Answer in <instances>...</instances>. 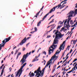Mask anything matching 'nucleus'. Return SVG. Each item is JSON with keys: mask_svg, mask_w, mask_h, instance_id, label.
<instances>
[{"mask_svg": "<svg viewBox=\"0 0 77 77\" xmlns=\"http://www.w3.org/2000/svg\"><path fill=\"white\" fill-rule=\"evenodd\" d=\"M56 31H57L56 32ZM55 32H56L54 33V35H55V38L54 41L52 45L49 48V50L48 52L49 55H50V54H51V51L53 53V51H54V50L55 49V48H54L53 47L55 48H56V47H57V45H55L54 44H57L58 43V42H59L58 39H60L62 38L63 36V35H64V34H62V33H60V32H59L58 30H54L53 31V33H54Z\"/></svg>", "mask_w": 77, "mask_h": 77, "instance_id": "f257e3e1", "label": "nucleus"}, {"mask_svg": "<svg viewBox=\"0 0 77 77\" xmlns=\"http://www.w3.org/2000/svg\"><path fill=\"white\" fill-rule=\"evenodd\" d=\"M74 14L73 15H72ZM77 14V9H76L75 10V11H71L67 14V17L68 18L65 21L64 24V27L65 28H66L68 30H69V27H71V25H69V22L71 21V17H72V16H73V17H75Z\"/></svg>", "mask_w": 77, "mask_h": 77, "instance_id": "f03ea898", "label": "nucleus"}, {"mask_svg": "<svg viewBox=\"0 0 77 77\" xmlns=\"http://www.w3.org/2000/svg\"><path fill=\"white\" fill-rule=\"evenodd\" d=\"M65 42H66V41H65L63 42L62 45L61 44L60 47L59 48V50H60V51H59V50H57L56 53H55V54L51 57V59L50 60L49 62H51V60H53L54 58H57V56H56V55L57 54H59V53L60 52V51L62 50V48H63V45L65 44Z\"/></svg>", "mask_w": 77, "mask_h": 77, "instance_id": "7ed1b4c3", "label": "nucleus"}, {"mask_svg": "<svg viewBox=\"0 0 77 77\" xmlns=\"http://www.w3.org/2000/svg\"><path fill=\"white\" fill-rule=\"evenodd\" d=\"M31 52L30 51L29 53H27L26 54H24L23 56V57L22 59L20 61V63H21V65H22L23 64V63L25 62H26V59H27V57H28V56L29 55H30L31 54Z\"/></svg>", "mask_w": 77, "mask_h": 77, "instance_id": "20e7f679", "label": "nucleus"}, {"mask_svg": "<svg viewBox=\"0 0 77 77\" xmlns=\"http://www.w3.org/2000/svg\"><path fill=\"white\" fill-rule=\"evenodd\" d=\"M10 39H11V38H6L2 41V44H0V50H1L2 48L4 47L5 44L7 42H8Z\"/></svg>", "mask_w": 77, "mask_h": 77, "instance_id": "39448f33", "label": "nucleus"}, {"mask_svg": "<svg viewBox=\"0 0 77 77\" xmlns=\"http://www.w3.org/2000/svg\"><path fill=\"white\" fill-rule=\"evenodd\" d=\"M42 72V71H41V67H38V69L37 70H35L34 72V73H36V74L35 76L38 75L37 77H39V76H41V74Z\"/></svg>", "mask_w": 77, "mask_h": 77, "instance_id": "423d86ee", "label": "nucleus"}, {"mask_svg": "<svg viewBox=\"0 0 77 77\" xmlns=\"http://www.w3.org/2000/svg\"><path fill=\"white\" fill-rule=\"evenodd\" d=\"M27 64V63H24L21 67L20 68V76L21 75V74H22V72H23V68L26 66V65Z\"/></svg>", "mask_w": 77, "mask_h": 77, "instance_id": "0eeeda50", "label": "nucleus"}, {"mask_svg": "<svg viewBox=\"0 0 77 77\" xmlns=\"http://www.w3.org/2000/svg\"><path fill=\"white\" fill-rule=\"evenodd\" d=\"M27 41V38H26V37H25L24 39L20 43V45H23L24 44L26 43V42Z\"/></svg>", "mask_w": 77, "mask_h": 77, "instance_id": "6e6552de", "label": "nucleus"}, {"mask_svg": "<svg viewBox=\"0 0 77 77\" xmlns=\"http://www.w3.org/2000/svg\"><path fill=\"white\" fill-rule=\"evenodd\" d=\"M58 7V6H56L55 7H54V8H53L51 10L50 12L48 13L49 14H51V12H52V11H55V9H56V8L57 7Z\"/></svg>", "mask_w": 77, "mask_h": 77, "instance_id": "1a4fd4ad", "label": "nucleus"}, {"mask_svg": "<svg viewBox=\"0 0 77 77\" xmlns=\"http://www.w3.org/2000/svg\"><path fill=\"white\" fill-rule=\"evenodd\" d=\"M49 13H48L47 14H46L45 16H44L43 18H42V20H40V22H41V21H44V20H45V18H46V17H47V16L48 15H49Z\"/></svg>", "mask_w": 77, "mask_h": 77, "instance_id": "9d476101", "label": "nucleus"}, {"mask_svg": "<svg viewBox=\"0 0 77 77\" xmlns=\"http://www.w3.org/2000/svg\"><path fill=\"white\" fill-rule=\"evenodd\" d=\"M45 68H44V69H43L42 70V71H43L42 73V72L41 73H40L41 75V77H42L44 75V71H45Z\"/></svg>", "mask_w": 77, "mask_h": 77, "instance_id": "9b49d317", "label": "nucleus"}, {"mask_svg": "<svg viewBox=\"0 0 77 77\" xmlns=\"http://www.w3.org/2000/svg\"><path fill=\"white\" fill-rule=\"evenodd\" d=\"M51 62H50L48 63H47L46 66L45 67V68H47V67H48V66L49 65H50V64H51Z\"/></svg>", "mask_w": 77, "mask_h": 77, "instance_id": "f8f14e48", "label": "nucleus"}, {"mask_svg": "<svg viewBox=\"0 0 77 77\" xmlns=\"http://www.w3.org/2000/svg\"><path fill=\"white\" fill-rule=\"evenodd\" d=\"M20 74V69H19V70L17 71V73L16 75V76L17 77H18V75Z\"/></svg>", "mask_w": 77, "mask_h": 77, "instance_id": "ddd939ff", "label": "nucleus"}, {"mask_svg": "<svg viewBox=\"0 0 77 77\" xmlns=\"http://www.w3.org/2000/svg\"><path fill=\"white\" fill-rule=\"evenodd\" d=\"M40 12H41V11H39V12L37 14L36 16H35L34 17V18H35V17H36V18H35V19H36L38 17V15H39V14L40 13Z\"/></svg>", "mask_w": 77, "mask_h": 77, "instance_id": "4468645a", "label": "nucleus"}, {"mask_svg": "<svg viewBox=\"0 0 77 77\" xmlns=\"http://www.w3.org/2000/svg\"><path fill=\"white\" fill-rule=\"evenodd\" d=\"M54 25H55V24H52V25H51L50 26H48L47 27V28H49V27H51V26H54Z\"/></svg>", "mask_w": 77, "mask_h": 77, "instance_id": "2eb2a0df", "label": "nucleus"}, {"mask_svg": "<svg viewBox=\"0 0 77 77\" xmlns=\"http://www.w3.org/2000/svg\"><path fill=\"white\" fill-rule=\"evenodd\" d=\"M41 24V22H38L37 24V26H39Z\"/></svg>", "mask_w": 77, "mask_h": 77, "instance_id": "dca6fc26", "label": "nucleus"}, {"mask_svg": "<svg viewBox=\"0 0 77 77\" xmlns=\"http://www.w3.org/2000/svg\"><path fill=\"white\" fill-rule=\"evenodd\" d=\"M18 51H19V49H18V50H16L15 52V54H16L17 53Z\"/></svg>", "mask_w": 77, "mask_h": 77, "instance_id": "f3484780", "label": "nucleus"}, {"mask_svg": "<svg viewBox=\"0 0 77 77\" xmlns=\"http://www.w3.org/2000/svg\"><path fill=\"white\" fill-rule=\"evenodd\" d=\"M54 27H55V26H52L51 28V29L49 31H50V32H51V30H52V29H54Z\"/></svg>", "mask_w": 77, "mask_h": 77, "instance_id": "a211bd4d", "label": "nucleus"}, {"mask_svg": "<svg viewBox=\"0 0 77 77\" xmlns=\"http://www.w3.org/2000/svg\"><path fill=\"white\" fill-rule=\"evenodd\" d=\"M54 27H55V26H52L51 28V29L49 31H50V32H51V30H52V29H54Z\"/></svg>", "mask_w": 77, "mask_h": 77, "instance_id": "6ab92c4d", "label": "nucleus"}, {"mask_svg": "<svg viewBox=\"0 0 77 77\" xmlns=\"http://www.w3.org/2000/svg\"><path fill=\"white\" fill-rule=\"evenodd\" d=\"M34 30H35V31H35V32H37V28L36 27H35L34 28Z\"/></svg>", "mask_w": 77, "mask_h": 77, "instance_id": "aec40b11", "label": "nucleus"}, {"mask_svg": "<svg viewBox=\"0 0 77 77\" xmlns=\"http://www.w3.org/2000/svg\"><path fill=\"white\" fill-rule=\"evenodd\" d=\"M42 53L43 54H44L45 55H46V54H47V53H46V52H45V51H43L42 52Z\"/></svg>", "mask_w": 77, "mask_h": 77, "instance_id": "412c9836", "label": "nucleus"}, {"mask_svg": "<svg viewBox=\"0 0 77 77\" xmlns=\"http://www.w3.org/2000/svg\"><path fill=\"white\" fill-rule=\"evenodd\" d=\"M74 24V22H73V21H72V20L70 21V24L71 25H72Z\"/></svg>", "mask_w": 77, "mask_h": 77, "instance_id": "4be33fe9", "label": "nucleus"}, {"mask_svg": "<svg viewBox=\"0 0 77 77\" xmlns=\"http://www.w3.org/2000/svg\"><path fill=\"white\" fill-rule=\"evenodd\" d=\"M68 8V6H66V7L64 9H63L62 10V11H65V10L67 8Z\"/></svg>", "mask_w": 77, "mask_h": 77, "instance_id": "5701e85b", "label": "nucleus"}, {"mask_svg": "<svg viewBox=\"0 0 77 77\" xmlns=\"http://www.w3.org/2000/svg\"><path fill=\"white\" fill-rule=\"evenodd\" d=\"M35 74L33 73H32L31 74V77H32V76H34Z\"/></svg>", "mask_w": 77, "mask_h": 77, "instance_id": "b1692460", "label": "nucleus"}, {"mask_svg": "<svg viewBox=\"0 0 77 77\" xmlns=\"http://www.w3.org/2000/svg\"><path fill=\"white\" fill-rule=\"evenodd\" d=\"M76 67H77V66H75H75H74V67L72 69H73V71H74V70H75V68Z\"/></svg>", "mask_w": 77, "mask_h": 77, "instance_id": "393cba45", "label": "nucleus"}, {"mask_svg": "<svg viewBox=\"0 0 77 77\" xmlns=\"http://www.w3.org/2000/svg\"><path fill=\"white\" fill-rule=\"evenodd\" d=\"M54 19H53L50 22V23H53L54 22Z\"/></svg>", "mask_w": 77, "mask_h": 77, "instance_id": "a878e982", "label": "nucleus"}, {"mask_svg": "<svg viewBox=\"0 0 77 77\" xmlns=\"http://www.w3.org/2000/svg\"><path fill=\"white\" fill-rule=\"evenodd\" d=\"M73 71V69H72V70H71V71H70L68 72H67V73H70V72H72Z\"/></svg>", "mask_w": 77, "mask_h": 77, "instance_id": "bb28decb", "label": "nucleus"}, {"mask_svg": "<svg viewBox=\"0 0 77 77\" xmlns=\"http://www.w3.org/2000/svg\"><path fill=\"white\" fill-rule=\"evenodd\" d=\"M20 56V53H19L18 54H17V59H18V56Z\"/></svg>", "mask_w": 77, "mask_h": 77, "instance_id": "cd10ccee", "label": "nucleus"}, {"mask_svg": "<svg viewBox=\"0 0 77 77\" xmlns=\"http://www.w3.org/2000/svg\"><path fill=\"white\" fill-rule=\"evenodd\" d=\"M62 26H58V27L57 28V29H59V28H60V27H61Z\"/></svg>", "mask_w": 77, "mask_h": 77, "instance_id": "c85d7f7f", "label": "nucleus"}, {"mask_svg": "<svg viewBox=\"0 0 77 77\" xmlns=\"http://www.w3.org/2000/svg\"><path fill=\"white\" fill-rule=\"evenodd\" d=\"M75 40H74L73 42V44H74V45H75Z\"/></svg>", "mask_w": 77, "mask_h": 77, "instance_id": "c756f323", "label": "nucleus"}, {"mask_svg": "<svg viewBox=\"0 0 77 77\" xmlns=\"http://www.w3.org/2000/svg\"><path fill=\"white\" fill-rule=\"evenodd\" d=\"M60 23H60V25L61 24H63V23L62 22H61V21H60Z\"/></svg>", "mask_w": 77, "mask_h": 77, "instance_id": "7c9ffc66", "label": "nucleus"}, {"mask_svg": "<svg viewBox=\"0 0 77 77\" xmlns=\"http://www.w3.org/2000/svg\"><path fill=\"white\" fill-rule=\"evenodd\" d=\"M66 63H65L64 65H62V66H63V65H64V66H66Z\"/></svg>", "mask_w": 77, "mask_h": 77, "instance_id": "2f4dec72", "label": "nucleus"}, {"mask_svg": "<svg viewBox=\"0 0 77 77\" xmlns=\"http://www.w3.org/2000/svg\"><path fill=\"white\" fill-rule=\"evenodd\" d=\"M35 32V31H32L31 32H30V33H31V34H32V33H34Z\"/></svg>", "mask_w": 77, "mask_h": 77, "instance_id": "473e14b6", "label": "nucleus"}, {"mask_svg": "<svg viewBox=\"0 0 77 77\" xmlns=\"http://www.w3.org/2000/svg\"><path fill=\"white\" fill-rule=\"evenodd\" d=\"M72 49H71V50L70 51L69 54H70V53H71L72 52Z\"/></svg>", "mask_w": 77, "mask_h": 77, "instance_id": "72a5a7b5", "label": "nucleus"}, {"mask_svg": "<svg viewBox=\"0 0 77 77\" xmlns=\"http://www.w3.org/2000/svg\"><path fill=\"white\" fill-rule=\"evenodd\" d=\"M30 44V43L29 42L26 45V46L27 47L28 46V45H29Z\"/></svg>", "mask_w": 77, "mask_h": 77, "instance_id": "f704fd0d", "label": "nucleus"}, {"mask_svg": "<svg viewBox=\"0 0 77 77\" xmlns=\"http://www.w3.org/2000/svg\"><path fill=\"white\" fill-rule=\"evenodd\" d=\"M57 6H58V7H60V6H61V5L60 4L59 5Z\"/></svg>", "mask_w": 77, "mask_h": 77, "instance_id": "c9c22d12", "label": "nucleus"}, {"mask_svg": "<svg viewBox=\"0 0 77 77\" xmlns=\"http://www.w3.org/2000/svg\"><path fill=\"white\" fill-rule=\"evenodd\" d=\"M51 37V36L48 35L47 37V38H50Z\"/></svg>", "mask_w": 77, "mask_h": 77, "instance_id": "e433bc0d", "label": "nucleus"}, {"mask_svg": "<svg viewBox=\"0 0 77 77\" xmlns=\"http://www.w3.org/2000/svg\"><path fill=\"white\" fill-rule=\"evenodd\" d=\"M75 28V27H73V28H72L71 29V32H72V31L73 30H74V28Z\"/></svg>", "mask_w": 77, "mask_h": 77, "instance_id": "4c0bfd02", "label": "nucleus"}, {"mask_svg": "<svg viewBox=\"0 0 77 77\" xmlns=\"http://www.w3.org/2000/svg\"><path fill=\"white\" fill-rule=\"evenodd\" d=\"M3 72H2L1 73V76H2V75H3Z\"/></svg>", "mask_w": 77, "mask_h": 77, "instance_id": "58836bf2", "label": "nucleus"}, {"mask_svg": "<svg viewBox=\"0 0 77 77\" xmlns=\"http://www.w3.org/2000/svg\"><path fill=\"white\" fill-rule=\"evenodd\" d=\"M35 50L32 51V54L33 53L35 52Z\"/></svg>", "mask_w": 77, "mask_h": 77, "instance_id": "ea45409f", "label": "nucleus"}, {"mask_svg": "<svg viewBox=\"0 0 77 77\" xmlns=\"http://www.w3.org/2000/svg\"><path fill=\"white\" fill-rule=\"evenodd\" d=\"M56 68H55L54 69V70L52 72H54V71H55V69H56Z\"/></svg>", "mask_w": 77, "mask_h": 77, "instance_id": "a19ab883", "label": "nucleus"}, {"mask_svg": "<svg viewBox=\"0 0 77 77\" xmlns=\"http://www.w3.org/2000/svg\"><path fill=\"white\" fill-rule=\"evenodd\" d=\"M26 50V48H23V51H24V50Z\"/></svg>", "mask_w": 77, "mask_h": 77, "instance_id": "79ce46f5", "label": "nucleus"}, {"mask_svg": "<svg viewBox=\"0 0 77 77\" xmlns=\"http://www.w3.org/2000/svg\"><path fill=\"white\" fill-rule=\"evenodd\" d=\"M35 61H36V60H35V59H34L32 61V62H35Z\"/></svg>", "mask_w": 77, "mask_h": 77, "instance_id": "37998d69", "label": "nucleus"}, {"mask_svg": "<svg viewBox=\"0 0 77 77\" xmlns=\"http://www.w3.org/2000/svg\"><path fill=\"white\" fill-rule=\"evenodd\" d=\"M66 61V59L65 60H64V61H63V63H62V64H63V63H64V62H65Z\"/></svg>", "mask_w": 77, "mask_h": 77, "instance_id": "c03bdc74", "label": "nucleus"}, {"mask_svg": "<svg viewBox=\"0 0 77 77\" xmlns=\"http://www.w3.org/2000/svg\"><path fill=\"white\" fill-rule=\"evenodd\" d=\"M65 44H64V45L63 46V49H64V48H65Z\"/></svg>", "mask_w": 77, "mask_h": 77, "instance_id": "a18cd8bd", "label": "nucleus"}, {"mask_svg": "<svg viewBox=\"0 0 77 77\" xmlns=\"http://www.w3.org/2000/svg\"><path fill=\"white\" fill-rule=\"evenodd\" d=\"M62 30H64L65 29V28L64 27H63V28H62L61 29Z\"/></svg>", "mask_w": 77, "mask_h": 77, "instance_id": "49530a36", "label": "nucleus"}, {"mask_svg": "<svg viewBox=\"0 0 77 77\" xmlns=\"http://www.w3.org/2000/svg\"><path fill=\"white\" fill-rule=\"evenodd\" d=\"M9 70L10 72L11 71V70H12V68L11 67L10 68Z\"/></svg>", "mask_w": 77, "mask_h": 77, "instance_id": "de8ad7c7", "label": "nucleus"}, {"mask_svg": "<svg viewBox=\"0 0 77 77\" xmlns=\"http://www.w3.org/2000/svg\"><path fill=\"white\" fill-rule=\"evenodd\" d=\"M77 59H75L74 60V62H75V61H77Z\"/></svg>", "mask_w": 77, "mask_h": 77, "instance_id": "09e8293b", "label": "nucleus"}, {"mask_svg": "<svg viewBox=\"0 0 77 77\" xmlns=\"http://www.w3.org/2000/svg\"><path fill=\"white\" fill-rule=\"evenodd\" d=\"M38 56H36L35 57V58L36 59H38Z\"/></svg>", "mask_w": 77, "mask_h": 77, "instance_id": "8fccbe9b", "label": "nucleus"}, {"mask_svg": "<svg viewBox=\"0 0 77 77\" xmlns=\"http://www.w3.org/2000/svg\"><path fill=\"white\" fill-rule=\"evenodd\" d=\"M4 69H5L4 68H3V69L2 70V72H4Z\"/></svg>", "mask_w": 77, "mask_h": 77, "instance_id": "3c124183", "label": "nucleus"}, {"mask_svg": "<svg viewBox=\"0 0 77 77\" xmlns=\"http://www.w3.org/2000/svg\"><path fill=\"white\" fill-rule=\"evenodd\" d=\"M44 61L45 62V63H44V65H45V63H46V61H45V60H44Z\"/></svg>", "mask_w": 77, "mask_h": 77, "instance_id": "603ef678", "label": "nucleus"}, {"mask_svg": "<svg viewBox=\"0 0 77 77\" xmlns=\"http://www.w3.org/2000/svg\"><path fill=\"white\" fill-rule=\"evenodd\" d=\"M68 0H64L63 1V2H64V3H65V2H66V1H67Z\"/></svg>", "mask_w": 77, "mask_h": 77, "instance_id": "864d4df0", "label": "nucleus"}, {"mask_svg": "<svg viewBox=\"0 0 77 77\" xmlns=\"http://www.w3.org/2000/svg\"><path fill=\"white\" fill-rule=\"evenodd\" d=\"M60 66H59L57 68V69H58V68H60Z\"/></svg>", "mask_w": 77, "mask_h": 77, "instance_id": "5fc2aeb1", "label": "nucleus"}, {"mask_svg": "<svg viewBox=\"0 0 77 77\" xmlns=\"http://www.w3.org/2000/svg\"><path fill=\"white\" fill-rule=\"evenodd\" d=\"M63 75H64L65 74V73H66V72L64 71V72L63 73Z\"/></svg>", "mask_w": 77, "mask_h": 77, "instance_id": "6e6d98bb", "label": "nucleus"}, {"mask_svg": "<svg viewBox=\"0 0 77 77\" xmlns=\"http://www.w3.org/2000/svg\"><path fill=\"white\" fill-rule=\"evenodd\" d=\"M66 2H64V3L63 4V5H65V4H66Z\"/></svg>", "mask_w": 77, "mask_h": 77, "instance_id": "4d7b16f0", "label": "nucleus"}, {"mask_svg": "<svg viewBox=\"0 0 77 77\" xmlns=\"http://www.w3.org/2000/svg\"><path fill=\"white\" fill-rule=\"evenodd\" d=\"M30 38H31V37H29L27 38V39H30Z\"/></svg>", "mask_w": 77, "mask_h": 77, "instance_id": "13d9d810", "label": "nucleus"}, {"mask_svg": "<svg viewBox=\"0 0 77 77\" xmlns=\"http://www.w3.org/2000/svg\"><path fill=\"white\" fill-rule=\"evenodd\" d=\"M68 57H68H68H66V60H67V59H68Z\"/></svg>", "mask_w": 77, "mask_h": 77, "instance_id": "bf43d9fd", "label": "nucleus"}, {"mask_svg": "<svg viewBox=\"0 0 77 77\" xmlns=\"http://www.w3.org/2000/svg\"><path fill=\"white\" fill-rule=\"evenodd\" d=\"M6 57H6L4 59V60H5L6 58Z\"/></svg>", "mask_w": 77, "mask_h": 77, "instance_id": "052dcab7", "label": "nucleus"}, {"mask_svg": "<svg viewBox=\"0 0 77 77\" xmlns=\"http://www.w3.org/2000/svg\"><path fill=\"white\" fill-rule=\"evenodd\" d=\"M64 56V54H63V55H62L61 58L62 57H63Z\"/></svg>", "mask_w": 77, "mask_h": 77, "instance_id": "680f3d73", "label": "nucleus"}, {"mask_svg": "<svg viewBox=\"0 0 77 77\" xmlns=\"http://www.w3.org/2000/svg\"><path fill=\"white\" fill-rule=\"evenodd\" d=\"M13 53H14V51H12L11 52V54H13Z\"/></svg>", "mask_w": 77, "mask_h": 77, "instance_id": "e2e57ef3", "label": "nucleus"}, {"mask_svg": "<svg viewBox=\"0 0 77 77\" xmlns=\"http://www.w3.org/2000/svg\"><path fill=\"white\" fill-rule=\"evenodd\" d=\"M65 68H66V67H65L64 68V71H65V70H66V69H65Z\"/></svg>", "mask_w": 77, "mask_h": 77, "instance_id": "0e129e2a", "label": "nucleus"}, {"mask_svg": "<svg viewBox=\"0 0 77 77\" xmlns=\"http://www.w3.org/2000/svg\"><path fill=\"white\" fill-rule=\"evenodd\" d=\"M72 32H71V33L70 34V36H71V35H72Z\"/></svg>", "mask_w": 77, "mask_h": 77, "instance_id": "69168bd1", "label": "nucleus"}, {"mask_svg": "<svg viewBox=\"0 0 77 77\" xmlns=\"http://www.w3.org/2000/svg\"><path fill=\"white\" fill-rule=\"evenodd\" d=\"M11 76V75H8V77H9Z\"/></svg>", "mask_w": 77, "mask_h": 77, "instance_id": "338daca9", "label": "nucleus"}, {"mask_svg": "<svg viewBox=\"0 0 77 77\" xmlns=\"http://www.w3.org/2000/svg\"><path fill=\"white\" fill-rule=\"evenodd\" d=\"M71 47V46H68L67 47V48H69Z\"/></svg>", "mask_w": 77, "mask_h": 77, "instance_id": "774afa93", "label": "nucleus"}]
</instances>
